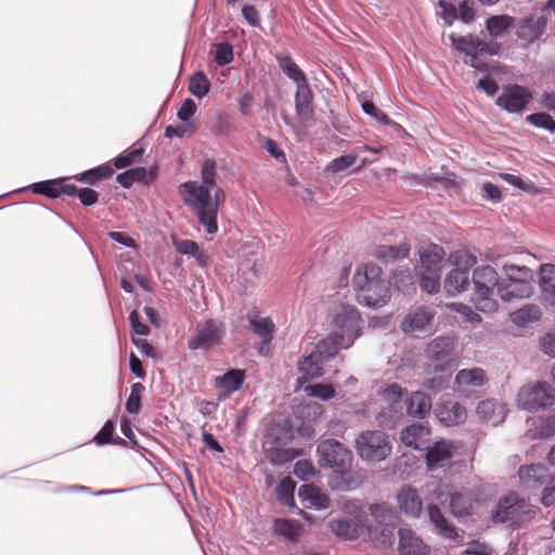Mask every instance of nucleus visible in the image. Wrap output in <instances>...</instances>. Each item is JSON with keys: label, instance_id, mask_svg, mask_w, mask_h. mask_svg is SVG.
Masks as SVG:
<instances>
[{"label": "nucleus", "instance_id": "42", "mask_svg": "<svg viewBox=\"0 0 555 555\" xmlns=\"http://www.w3.org/2000/svg\"><path fill=\"white\" fill-rule=\"evenodd\" d=\"M274 531L289 540H297L302 531V527L295 519H276L274 521Z\"/></svg>", "mask_w": 555, "mask_h": 555}, {"label": "nucleus", "instance_id": "11", "mask_svg": "<svg viewBox=\"0 0 555 555\" xmlns=\"http://www.w3.org/2000/svg\"><path fill=\"white\" fill-rule=\"evenodd\" d=\"M358 455L367 462H382L391 453L388 436L382 430H364L356 440Z\"/></svg>", "mask_w": 555, "mask_h": 555}, {"label": "nucleus", "instance_id": "22", "mask_svg": "<svg viewBox=\"0 0 555 555\" xmlns=\"http://www.w3.org/2000/svg\"><path fill=\"white\" fill-rule=\"evenodd\" d=\"M454 382L457 391L466 393L473 388L482 387L488 382V377L480 367L463 369L456 373Z\"/></svg>", "mask_w": 555, "mask_h": 555}, {"label": "nucleus", "instance_id": "19", "mask_svg": "<svg viewBox=\"0 0 555 555\" xmlns=\"http://www.w3.org/2000/svg\"><path fill=\"white\" fill-rule=\"evenodd\" d=\"M454 340L451 337H437L433 339L426 349L428 359L435 362L434 369L448 367L454 361Z\"/></svg>", "mask_w": 555, "mask_h": 555}, {"label": "nucleus", "instance_id": "52", "mask_svg": "<svg viewBox=\"0 0 555 555\" xmlns=\"http://www.w3.org/2000/svg\"><path fill=\"white\" fill-rule=\"evenodd\" d=\"M539 423L532 435L534 438H550L555 435V413L541 418Z\"/></svg>", "mask_w": 555, "mask_h": 555}, {"label": "nucleus", "instance_id": "16", "mask_svg": "<svg viewBox=\"0 0 555 555\" xmlns=\"http://www.w3.org/2000/svg\"><path fill=\"white\" fill-rule=\"evenodd\" d=\"M403 390L398 384L388 385L382 392L380 399L385 406L376 416L379 425L392 427L401 415Z\"/></svg>", "mask_w": 555, "mask_h": 555}, {"label": "nucleus", "instance_id": "23", "mask_svg": "<svg viewBox=\"0 0 555 555\" xmlns=\"http://www.w3.org/2000/svg\"><path fill=\"white\" fill-rule=\"evenodd\" d=\"M476 413L480 421L496 426L504 422L507 409L506 404L494 399H488L478 403Z\"/></svg>", "mask_w": 555, "mask_h": 555}, {"label": "nucleus", "instance_id": "4", "mask_svg": "<svg viewBox=\"0 0 555 555\" xmlns=\"http://www.w3.org/2000/svg\"><path fill=\"white\" fill-rule=\"evenodd\" d=\"M506 279L498 285L503 301L529 298L532 294L533 272L526 266L504 264Z\"/></svg>", "mask_w": 555, "mask_h": 555}, {"label": "nucleus", "instance_id": "59", "mask_svg": "<svg viewBox=\"0 0 555 555\" xmlns=\"http://www.w3.org/2000/svg\"><path fill=\"white\" fill-rule=\"evenodd\" d=\"M114 434V422L108 420L101 430L93 437L92 441L99 446L112 443Z\"/></svg>", "mask_w": 555, "mask_h": 555}, {"label": "nucleus", "instance_id": "12", "mask_svg": "<svg viewBox=\"0 0 555 555\" xmlns=\"http://www.w3.org/2000/svg\"><path fill=\"white\" fill-rule=\"evenodd\" d=\"M555 403V389L545 382L524 385L517 395V405L528 411L547 409Z\"/></svg>", "mask_w": 555, "mask_h": 555}, {"label": "nucleus", "instance_id": "55", "mask_svg": "<svg viewBox=\"0 0 555 555\" xmlns=\"http://www.w3.org/2000/svg\"><path fill=\"white\" fill-rule=\"evenodd\" d=\"M421 287L428 294H435L440 288V273H421Z\"/></svg>", "mask_w": 555, "mask_h": 555}, {"label": "nucleus", "instance_id": "30", "mask_svg": "<svg viewBox=\"0 0 555 555\" xmlns=\"http://www.w3.org/2000/svg\"><path fill=\"white\" fill-rule=\"evenodd\" d=\"M475 499L470 491H455L450 493L449 508L455 518H462L472 515Z\"/></svg>", "mask_w": 555, "mask_h": 555}, {"label": "nucleus", "instance_id": "61", "mask_svg": "<svg viewBox=\"0 0 555 555\" xmlns=\"http://www.w3.org/2000/svg\"><path fill=\"white\" fill-rule=\"evenodd\" d=\"M541 503L546 507L555 503V473L543 489Z\"/></svg>", "mask_w": 555, "mask_h": 555}, {"label": "nucleus", "instance_id": "56", "mask_svg": "<svg viewBox=\"0 0 555 555\" xmlns=\"http://www.w3.org/2000/svg\"><path fill=\"white\" fill-rule=\"evenodd\" d=\"M453 311L461 314L465 321L472 323V324H479L481 322V318L478 313H476L469 306L461 304V302H453L449 306Z\"/></svg>", "mask_w": 555, "mask_h": 555}, {"label": "nucleus", "instance_id": "3", "mask_svg": "<svg viewBox=\"0 0 555 555\" xmlns=\"http://www.w3.org/2000/svg\"><path fill=\"white\" fill-rule=\"evenodd\" d=\"M537 511L538 508L534 505L517 493L511 492L499 499L495 507L490 513V518L494 524L517 529L521 525L531 521Z\"/></svg>", "mask_w": 555, "mask_h": 555}, {"label": "nucleus", "instance_id": "50", "mask_svg": "<svg viewBox=\"0 0 555 555\" xmlns=\"http://www.w3.org/2000/svg\"><path fill=\"white\" fill-rule=\"evenodd\" d=\"M527 122L530 125L545 129L550 132H555V119L547 113H533L526 117Z\"/></svg>", "mask_w": 555, "mask_h": 555}, {"label": "nucleus", "instance_id": "35", "mask_svg": "<svg viewBox=\"0 0 555 555\" xmlns=\"http://www.w3.org/2000/svg\"><path fill=\"white\" fill-rule=\"evenodd\" d=\"M245 379V372L238 369H232L221 376L215 378V386L218 389L224 390L227 393L237 391Z\"/></svg>", "mask_w": 555, "mask_h": 555}, {"label": "nucleus", "instance_id": "40", "mask_svg": "<svg viewBox=\"0 0 555 555\" xmlns=\"http://www.w3.org/2000/svg\"><path fill=\"white\" fill-rule=\"evenodd\" d=\"M514 25V18L509 15H494L487 20L486 28L491 37H501Z\"/></svg>", "mask_w": 555, "mask_h": 555}, {"label": "nucleus", "instance_id": "5", "mask_svg": "<svg viewBox=\"0 0 555 555\" xmlns=\"http://www.w3.org/2000/svg\"><path fill=\"white\" fill-rule=\"evenodd\" d=\"M474 295L473 301L481 312H494L498 301L494 298V287L498 289L500 278L498 272L489 264L477 267L473 272Z\"/></svg>", "mask_w": 555, "mask_h": 555}, {"label": "nucleus", "instance_id": "46", "mask_svg": "<svg viewBox=\"0 0 555 555\" xmlns=\"http://www.w3.org/2000/svg\"><path fill=\"white\" fill-rule=\"evenodd\" d=\"M435 372H437L438 375L431 378H427L423 383V385L426 389H429L434 392H439L447 388V386L449 385L451 373L449 370H446L444 367L435 369Z\"/></svg>", "mask_w": 555, "mask_h": 555}, {"label": "nucleus", "instance_id": "8", "mask_svg": "<svg viewBox=\"0 0 555 555\" xmlns=\"http://www.w3.org/2000/svg\"><path fill=\"white\" fill-rule=\"evenodd\" d=\"M334 338L335 336H331L321 339L307 356L298 361V370L301 373L298 383H301V379L308 382L319 378L324 374L323 364L337 353V348L333 343Z\"/></svg>", "mask_w": 555, "mask_h": 555}, {"label": "nucleus", "instance_id": "26", "mask_svg": "<svg viewBox=\"0 0 555 555\" xmlns=\"http://www.w3.org/2000/svg\"><path fill=\"white\" fill-rule=\"evenodd\" d=\"M430 524L435 528V532L443 539L455 541L459 538L456 528L448 521L441 509L434 504L427 507Z\"/></svg>", "mask_w": 555, "mask_h": 555}, {"label": "nucleus", "instance_id": "9", "mask_svg": "<svg viewBox=\"0 0 555 555\" xmlns=\"http://www.w3.org/2000/svg\"><path fill=\"white\" fill-rule=\"evenodd\" d=\"M361 318L352 306H341L340 311L334 315L333 330L327 337L335 336L333 343L337 351L349 348L360 335Z\"/></svg>", "mask_w": 555, "mask_h": 555}, {"label": "nucleus", "instance_id": "36", "mask_svg": "<svg viewBox=\"0 0 555 555\" xmlns=\"http://www.w3.org/2000/svg\"><path fill=\"white\" fill-rule=\"evenodd\" d=\"M469 286V276L466 270L454 268L444 280V288L449 294H459Z\"/></svg>", "mask_w": 555, "mask_h": 555}, {"label": "nucleus", "instance_id": "54", "mask_svg": "<svg viewBox=\"0 0 555 555\" xmlns=\"http://www.w3.org/2000/svg\"><path fill=\"white\" fill-rule=\"evenodd\" d=\"M357 160L356 154H347L333 159L328 166L327 171L331 173H338L351 167Z\"/></svg>", "mask_w": 555, "mask_h": 555}, {"label": "nucleus", "instance_id": "37", "mask_svg": "<svg viewBox=\"0 0 555 555\" xmlns=\"http://www.w3.org/2000/svg\"><path fill=\"white\" fill-rule=\"evenodd\" d=\"M299 496L302 501H308L310 506L317 509H325L330 505V499L312 485H304L300 487Z\"/></svg>", "mask_w": 555, "mask_h": 555}, {"label": "nucleus", "instance_id": "53", "mask_svg": "<svg viewBox=\"0 0 555 555\" xmlns=\"http://www.w3.org/2000/svg\"><path fill=\"white\" fill-rule=\"evenodd\" d=\"M234 59L233 47L229 42H221L216 46L215 61L219 66L230 64Z\"/></svg>", "mask_w": 555, "mask_h": 555}, {"label": "nucleus", "instance_id": "13", "mask_svg": "<svg viewBox=\"0 0 555 555\" xmlns=\"http://www.w3.org/2000/svg\"><path fill=\"white\" fill-rule=\"evenodd\" d=\"M319 462L336 474H345L352 462V453L336 439H326L318 446Z\"/></svg>", "mask_w": 555, "mask_h": 555}, {"label": "nucleus", "instance_id": "47", "mask_svg": "<svg viewBox=\"0 0 555 555\" xmlns=\"http://www.w3.org/2000/svg\"><path fill=\"white\" fill-rule=\"evenodd\" d=\"M295 482L291 478H284L276 486V499L286 506L294 505Z\"/></svg>", "mask_w": 555, "mask_h": 555}, {"label": "nucleus", "instance_id": "21", "mask_svg": "<svg viewBox=\"0 0 555 555\" xmlns=\"http://www.w3.org/2000/svg\"><path fill=\"white\" fill-rule=\"evenodd\" d=\"M398 552L400 555H430L431 547L413 530H399Z\"/></svg>", "mask_w": 555, "mask_h": 555}, {"label": "nucleus", "instance_id": "58", "mask_svg": "<svg viewBox=\"0 0 555 555\" xmlns=\"http://www.w3.org/2000/svg\"><path fill=\"white\" fill-rule=\"evenodd\" d=\"M142 155H143L142 149H134V150L128 152L127 154H121L115 158V163H114L115 168H117V169L126 168V167L132 165L133 163L138 162Z\"/></svg>", "mask_w": 555, "mask_h": 555}, {"label": "nucleus", "instance_id": "7", "mask_svg": "<svg viewBox=\"0 0 555 555\" xmlns=\"http://www.w3.org/2000/svg\"><path fill=\"white\" fill-rule=\"evenodd\" d=\"M547 26L555 35V0H548L540 12L521 18L516 26V36L522 46H529L542 37Z\"/></svg>", "mask_w": 555, "mask_h": 555}, {"label": "nucleus", "instance_id": "17", "mask_svg": "<svg viewBox=\"0 0 555 555\" xmlns=\"http://www.w3.org/2000/svg\"><path fill=\"white\" fill-rule=\"evenodd\" d=\"M224 334L221 323L215 320H208L196 326L195 335L189 339L188 347L191 350H208L218 345Z\"/></svg>", "mask_w": 555, "mask_h": 555}, {"label": "nucleus", "instance_id": "24", "mask_svg": "<svg viewBox=\"0 0 555 555\" xmlns=\"http://www.w3.org/2000/svg\"><path fill=\"white\" fill-rule=\"evenodd\" d=\"M541 300L546 307H555V264L544 263L540 268Z\"/></svg>", "mask_w": 555, "mask_h": 555}, {"label": "nucleus", "instance_id": "51", "mask_svg": "<svg viewBox=\"0 0 555 555\" xmlns=\"http://www.w3.org/2000/svg\"><path fill=\"white\" fill-rule=\"evenodd\" d=\"M305 391L310 397H315L321 400H330L335 396V390L330 384H314L305 387Z\"/></svg>", "mask_w": 555, "mask_h": 555}, {"label": "nucleus", "instance_id": "28", "mask_svg": "<svg viewBox=\"0 0 555 555\" xmlns=\"http://www.w3.org/2000/svg\"><path fill=\"white\" fill-rule=\"evenodd\" d=\"M246 318L250 330L261 338L263 344H268L273 339L275 326L269 317H261L260 312L254 309L248 311Z\"/></svg>", "mask_w": 555, "mask_h": 555}, {"label": "nucleus", "instance_id": "31", "mask_svg": "<svg viewBox=\"0 0 555 555\" xmlns=\"http://www.w3.org/2000/svg\"><path fill=\"white\" fill-rule=\"evenodd\" d=\"M433 403L428 395L423 391H414L406 400V411L412 417L424 418L431 410Z\"/></svg>", "mask_w": 555, "mask_h": 555}, {"label": "nucleus", "instance_id": "32", "mask_svg": "<svg viewBox=\"0 0 555 555\" xmlns=\"http://www.w3.org/2000/svg\"><path fill=\"white\" fill-rule=\"evenodd\" d=\"M520 481L528 488L542 485L548 476L547 469L542 464H531L520 466L518 470Z\"/></svg>", "mask_w": 555, "mask_h": 555}, {"label": "nucleus", "instance_id": "45", "mask_svg": "<svg viewBox=\"0 0 555 555\" xmlns=\"http://www.w3.org/2000/svg\"><path fill=\"white\" fill-rule=\"evenodd\" d=\"M210 90V81L203 72L195 73L189 82V91L192 95L202 99Z\"/></svg>", "mask_w": 555, "mask_h": 555}, {"label": "nucleus", "instance_id": "39", "mask_svg": "<svg viewBox=\"0 0 555 555\" xmlns=\"http://www.w3.org/2000/svg\"><path fill=\"white\" fill-rule=\"evenodd\" d=\"M332 531L344 539L354 540L358 538L359 522L353 519H332L328 524Z\"/></svg>", "mask_w": 555, "mask_h": 555}, {"label": "nucleus", "instance_id": "44", "mask_svg": "<svg viewBox=\"0 0 555 555\" xmlns=\"http://www.w3.org/2000/svg\"><path fill=\"white\" fill-rule=\"evenodd\" d=\"M113 173L114 169L111 166L101 165L99 167L89 169L78 176H75V179L83 183L93 184L96 181L111 177Z\"/></svg>", "mask_w": 555, "mask_h": 555}, {"label": "nucleus", "instance_id": "2", "mask_svg": "<svg viewBox=\"0 0 555 555\" xmlns=\"http://www.w3.org/2000/svg\"><path fill=\"white\" fill-rule=\"evenodd\" d=\"M179 194L206 232L210 235L216 234L218 232L217 204L212 202L210 189L199 185L198 181L191 180L179 185Z\"/></svg>", "mask_w": 555, "mask_h": 555}, {"label": "nucleus", "instance_id": "57", "mask_svg": "<svg viewBox=\"0 0 555 555\" xmlns=\"http://www.w3.org/2000/svg\"><path fill=\"white\" fill-rule=\"evenodd\" d=\"M361 108L366 115L375 118L382 125L387 126V125L392 124V121L389 119V117L385 113H383L380 109H378L375 106V104L371 101L362 102Z\"/></svg>", "mask_w": 555, "mask_h": 555}, {"label": "nucleus", "instance_id": "6", "mask_svg": "<svg viewBox=\"0 0 555 555\" xmlns=\"http://www.w3.org/2000/svg\"><path fill=\"white\" fill-rule=\"evenodd\" d=\"M426 468L430 472H461L465 467V461L459 452V442L442 439L426 447Z\"/></svg>", "mask_w": 555, "mask_h": 555}, {"label": "nucleus", "instance_id": "10", "mask_svg": "<svg viewBox=\"0 0 555 555\" xmlns=\"http://www.w3.org/2000/svg\"><path fill=\"white\" fill-rule=\"evenodd\" d=\"M296 87L294 102L299 121L293 122L287 116L283 119L293 129L298 141H302L307 137L306 122L314 121L313 92L308 81Z\"/></svg>", "mask_w": 555, "mask_h": 555}, {"label": "nucleus", "instance_id": "63", "mask_svg": "<svg viewBox=\"0 0 555 555\" xmlns=\"http://www.w3.org/2000/svg\"><path fill=\"white\" fill-rule=\"evenodd\" d=\"M196 112V104L192 99H185L179 111L178 118L182 121H188Z\"/></svg>", "mask_w": 555, "mask_h": 555}, {"label": "nucleus", "instance_id": "15", "mask_svg": "<svg viewBox=\"0 0 555 555\" xmlns=\"http://www.w3.org/2000/svg\"><path fill=\"white\" fill-rule=\"evenodd\" d=\"M533 99V92L525 86L509 83L504 86L495 99V105L509 114L522 113Z\"/></svg>", "mask_w": 555, "mask_h": 555}, {"label": "nucleus", "instance_id": "20", "mask_svg": "<svg viewBox=\"0 0 555 555\" xmlns=\"http://www.w3.org/2000/svg\"><path fill=\"white\" fill-rule=\"evenodd\" d=\"M438 421L446 426H456L464 423L467 412L463 404L451 398L442 397L435 408Z\"/></svg>", "mask_w": 555, "mask_h": 555}, {"label": "nucleus", "instance_id": "62", "mask_svg": "<svg viewBox=\"0 0 555 555\" xmlns=\"http://www.w3.org/2000/svg\"><path fill=\"white\" fill-rule=\"evenodd\" d=\"M129 322L132 331L137 335L146 336L150 334V327L141 322L140 315L135 310L131 311L129 314Z\"/></svg>", "mask_w": 555, "mask_h": 555}, {"label": "nucleus", "instance_id": "1", "mask_svg": "<svg viewBox=\"0 0 555 555\" xmlns=\"http://www.w3.org/2000/svg\"><path fill=\"white\" fill-rule=\"evenodd\" d=\"M382 269L372 262L360 266L353 275L358 301L367 307H382L390 297L389 283L382 278Z\"/></svg>", "mask_w": 555, "mask_h": 555}, {"label": "nucleus", "instance_id": "38", "mask_svg": "<svg viewBox=\"0 0 555 555\" xmlns=\"http://www.w3.org/2000/svg\"><path fill=\"white\" fill-rule=\"evenodd\" d=\"M276 59L281 69L289 79L296 82V86L307 82L306 74L294 62L289 54H279Z\"/></svg>", "mask_w": 555, "mask_h": 555}, {"label": "nucleus", "instance_id": "64", "mask_svg": "<svg viewBox=\"0 0 555 555\" xmlns=\"http://www.w3.org/2000/svg\"><path fill=\"white\" fill-rule=\"evenodd\" d=\"M77 197L82 205L91 206L98 202L99 193L90 188H80Z\"/></svg>", "mask_w": 555, "mask_h": 555}, {"label": "nucleus", "instance_id": "18", "mask_svg": "<svg viewBox=\"0 0 555 555\" xmlns=\"http://www.w3.org/2000/svg\"><path fill=\"white\" fill-rule=\"evenodd\" d=\"M435 311L428 307H417L408 313L401 322V330L405 334L416 335L431 330Z\"/></svg>", "mask_w": 555, "mask_h": 555}, {"label": "nucleus", "instance_id": "43", "mask_svg": "<svg viewBox=\"0 0 555 555\" xmlns=\"http://www.w3.org/2000/svg\"><path fill=\"white\" fill-rule=\"evenodd\" d=\"M540 318L541 310L538 306L534 305H527L512 313L513 322L520 326L533 323L540 320Z\"/></svg>", "mask_w": 555, "mask_h": 555}, {"label": "nucleus", "instance_id": "14", "mask_svg": "<svg viewBox=\"0 0 555 555\" xmlns=\"http://www.w3.org/2000/svg\"><path fill=\"white\" fill-rule=\"evenodd\" d=\"M453 47L463 52L468 59L465 61L468 65L480 72L488 70L487 64L481 59L486 54H493L487 42L481 40L479 37L469 35L465 37H457L456 35H450Z\"/></svg>", "mask_w": 555, "mask_h": 555}, {"label": "nucleus", "instance_id": "27", "mask_svg": "<svg viewBox=\"0 0 555 555\" xmlns=\"http://www.w3.org/2000/svg\"><path fill=\"white\" fill-rule=\"evenodd\" d=\"M418 253L422 272L440 273L444 258L442 247L431 244L421 249Z\"/></svg>", "mask_w": 555, "mask_h": 555}, {"label": "nucleus", "instance_id": "48", "mask_svg": "<svg viewBox=\"0 0 555 555\" xmlns=\"http://www.w3.org/2000/svg\"><path fill=\"white\" fill-rule=\"evenodd\" d=\"M30 189L36 194H42L50 198H56L60 196V179L33 183Z\"/></svg>", "mask_w": 555, "mask_h": 555}, {"label": "nucleus", "instance_id": "25", "mask_svg": "<svg viewBox=\"0 0 555 555\" xmlns=\"http://www.w3.org/2000/svg\"><path fill=\"white\" fill-rule=\"evenodd\" d=\"M429 427L422 424H413L405 427L400 435L401 441L406 447L415 450H424L428 447Z\"/></svg>", "mask_w": 555, "mask_h": 555}, {"label": "nucleus", "instance_id": "41", "mask_svg": "<svg viewBox=\"0 0 555 555\" xmlns=\"http://www.w3.org/2000/svg\"><path fill=\"white\" fill-rule=\"evenodd\" d=\"M448 260L454 268L466 270L467 273L477 263L476 255L468 249L454 250L449 255Z\"/></svg>", "mask_w": 555, "mask_h": 555}, {"label": "nucleus", "instance_id": "29", "mask_svg": "<svg viewBox=\"0 0 555 555\" xmlns=\"http://www.w3.org/2000/svg\"><path fill=\"white\" fill-rule=\"evenodd\" d=\"M397 503L399 508L411 517H418L423 511V501L412 487H404L399 491Z\"/></svg>", "mask_w": 555, "mask_h": 555}, {"label": "nucleus", "instance_id": "34", "mask_svg": "<svg viewBox=\"0 0 555 555\" xmlns=\"http://www.w3.org/2000/svg\"><path fill=\"white\" fill-rule=\"evenodd\" d=\"M178 253L194 257L196 263L201 268H205L209 262V255L201 249L198 244L192 240H178L173 242Z\"/></svg>", "mask_w": 555, "mask_h": 555}, {"label": "nucleus", "instance_id": "33", "mask_svg": "<svg viewBox=\"0 0 555 555\" xmlns=\"http://www.w3.org/2000/svg\"><path fill=\"white\" fill-rule=\"evenodd\" d=\"M410 246L406 243H401L397 246L379 245L374 249L373 256L383 263H390L408 257Z\"/></svg>", "mask_w": 555, "mask_h": 555}, {"label": "nucleus", "instance_id": "60", "mask_svg": "<svg viewBox=\"0 0 555 555\" xmlns=\"http://www.w3.org/2000/svg\"><path fill=\"white\" fill-rule=\"evenodd\" d=\"M294 474L301 480H307L314 475V467L307 460L297 461L294 466Z\"/></svg>", "mask_w": 555, "mask_h": 555}, {"label": "nucleus", "instance_id": "49", "mask_svg": "<svg viewBox=\"0 0 555 555\" xmlns=\"http://www.w3.org/2000/svg\"><path fill=\"white\" fill-rule=\"evenodd\" d=\"M201 179L199 185H206L208 189L215 186L217 180V164L214 159L204 160L201 168Z\"/></svg>", "mask_w": 555, "mask_h": 555}]
</instances>
